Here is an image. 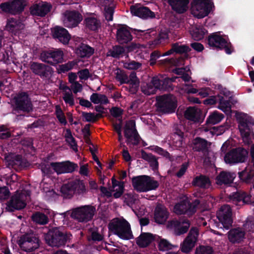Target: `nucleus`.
I'll return each mask as SVG.
<instances>
[{"label": "nucleus", "instance_id": "f8f14e48", "mask_svg": "<svg viewBox=\"0 0 254 254\" xmlns=\"http://www.w3.org/2000/svg\"><path fill=\"white\" fill-rule=\"evenodd\" d=\"M208 44L210 46L217 48H223L225 52L230 54L232 52L230 44L225 38L222 37L218 34H213L208 38Z\"/></svg>", "mask_w": 254, "mask_h": 254}, {"label": "nucleus", "instance_id": "3c124183", "mask_svg": "<svg viewBox=\"0 0 254 254\" xmlns=\"http://www.w3.org/2000/svg\"><path fill=\"white\" fill-rule=\"evenodd\" d=\"M33 220L37 223L40 224H45L48 222V218L44 214L37 212L32 216Z\"/></svg>", "mask_w": 254, "mask_h": 254}, {"label": "nucleus", "instance_id": "c756f323", "mask_svg": "<svg viewBox=\"0 0 254 254\" xmlns=\"http://www.w3.org/2000/svg\"><path fill=\"white\" fill-rule=\"evenodd\" d=\"M227 128L224 126H219L217 127H203L201 128L202 131H204L206 133L208 137H212L213 135H219L222 134L225 129Z\"/></svg>", "mask_w": 254, "mask_h": 254}, {"label": "nucleus", "instance_id": "c85d7f7f", "mask_svg": "<svg viewBox=\"0 0 254 254\" xmlns=\"http://www.w3.org/2000/svg\"><path fill=\"white\" fill-rule=\"evenodd\" d=\"M200 110L195 107H189L185 112V117L194 122H199L200 119Z\"/></svg>", "mask_w": 254, "mask_h": 254}, {"label": "nucleus", "instance_id": "774afa93", "mask_svg": "<svg viewBox=\"0 0 254 254\" xmlns=\"http://www.w3.org/2000/svg\"><path fill=\"white\" fill-rule=\"evenodd\" d=\"M213 251L210 247L199 246L197 248L194 254H212Z\"/></svg>", "mask_w": 254, "mask_h": 254}, {"label": "nucleus", "instance_id": "4c0bfd02", "mask_svg": "<svg viewBox=\"0 0 254 254\" xmlns=\"http://www.w3.org/2000/svg\"><path fill=\"white\" fill-rule=\"evenodd\" d=\"M193 184L201 188H208L210 185L209 179L205 176H200L195 178L193 181Z\"/></svg>", "mask_w": 254, "mask_h": 254}, {"label": "nucleus", "instance_id": "412c9836", "mask_svg": "<svg viewBox=\"0 0 254 254\" xmlns=\"http://www.w3.org/2000/svg\"><path fill=\"white\" fill-rule=\"evenodd\" d=\"M50 8L51 5L48 3L41 2L32 6L30 11L32 15L43 16L49 12Z\"/></svg>", "mask_w": 254, "mask_h": 254}, {"label": "nucleus", "instance_id": "338daca9", "mask_svg": "<svg viewBox=\"0 0 254 254\" xmlns=\"http://www.w3.org/2000/svg\"><path fill=\"white\" fill-rule=\"evenodd\" d=\"M63 99L65 103L72 106L74 104V99L71 90H68V92L63 93Z\"/></svg>", "mask_w": 254, "mask_h": 254}, {"label": "nucleus", "instance_id": "a211bd4d", "mask_svg": "<svg viewBox=\"0 0 254 254\" xmlns=\"http://www.w3.org/2000/svg\"><path fill=\"white\" fill-rule=\"evenodd\" d=\"M53 36L64 44H68L70 36L65 29L56 26L52 29Z\"/></svg>", "mask_w": 254, "mask_h": 254}, {"label": "nucleus", "instance_id": "f03ea898", "mask_svg": "<svg viewBox=\"0 0 254 254\" xmlns=\"http://www.w3.org/2000/svg\"><path fill=\"white\" fill-rule=\"evenodd\" d=\"M110 231L123 240H129L133 238L129 223L124 218L113 219L109 225Z\"/></svg>", "mask_w": 254, "mask_h": 254}, {"label": "nucleus", "instance_id": "864d4df0", "mask_svg": "<svg viewBox=\"0 0 254 254\" xmlns=\"http://www.w3.org/2000/svg\"><path fill=\"white\" fill-rule=\"evenodd\" d=\"M41 186H42L43 191L45 193L46 196L48 198L55 197L57 195L56 192L53 189L51 188L48 184H45L43 182L41 184Z\"/></svg>", "mask_w": 254, "mask_h": 254}, {"label": "nucleus", "instance_id": "f3484780", "mask_svg": "<svg viewBox=\"0 0 254 254\" xmlns=\"http://www.w3.org/2000/svg\"><path fill=\"white\" fill-rule=\"evenodd\" d=\"M177 77L172 78H164L162 76H156L152 78L151 83L153 87H155V90H169L171 88V83L175 81Z\"/></svg>", "mask_w": 254, "mask_h": 254}, {"label": "nucleus", "instance_id": "9b49d317", "mask_svg": "<svg viewBox=\"0 0 254 254\" xmlns=\"http://www.w3.org/2000/svg\"><path fill=\"white\" fill-rule=\"evenodd\" d=\"M42 61L52 64H55L64 61V53L60 50L43 52L41 54Z\"/></svg>", "mask_w": 254, "mask_h": 254}, {"label": "nucleus", "instance_id": "4d7b16f0", "mask_svg": "<svg viewBox=\"0 0 254 254\" xmlns=\"http://www.w3.org/2000/svg\"><path fill=\"white\" fill-rule=\"evenodd\" d=\"M0 9L4 13L13 14V9L12 8V5L11 4L10 1L1 3L0 4Z\"/></svg>", "mask_w": 254, "mask_h": 254}, {"label": "nucleus", "instance_id": "8fccbe9b", "mask_svg": "<svg viewBox=\"0 0 254 254\" xmlns=\"http://www.w3.org/2000/svg\"><path fill=\"white\" fill-rule=\"evenodd\" d=\"M175 247L174 245L171 244L166 239H160L158 241V248L160 251H168L173 249Z\"/></svg>", "mask_w": 254, "mask_h": 254}, {"label": "nucleus", "instance_id": "5701e85b", "mask_svg": "<svg viewBox=\"0 0 254 254\" xmlns=\"http://www.w3.org/2000/svg\"><path fill=\"white\" fill-rule=\"evenodd\" d=\"M190 225V222L187 220L182 221L173 220L170 222V227L174 229L177 235L186 233L188 231Z\"/></svg>", "mask_w": 254, "mask_h": 254}, {"label": "nucleus", "instance_id": "0e129e2a", "mask_svg": "<svg viewBox=\"0 0 254 254\" xmlns=\"http://www.w3.org/2000/svg\"><path fill=\"white\" fill-rule=\"evenodd\" d=\"M63 163L64 173L72 172L77 168V165L75 163L69 161Z\"/></svg>", "mask_w": 254, "mask_h": 254}, {"label": "nucleus", "instance_id": "1a4fd4ad", "mask_svg": "<svg viewBox=\"0 0 254 254\" xmlns=\"http://www.w3.org/2000/svg\"><path fill=\"white\" fill-rule=\"evenodd\" d=\"M46 243L51 247H60L65 244L66 237L57 228L50 230L45 235Z\"/></svg>", "mask_w": 254, "mask_h": 254}, {"label": "nucleus", "instance_id": "bb28decb", "mask_svg": "<svg viewBox=\"0 0 254 254\" xmlns=\"http://www.w3.org/2000/svg\"><path fill=\"white\" fill-rule=\"evenodd\" d=\"M236 175L234 173L222 172L216 178V184L219 185L231 183Z\"/></svg>", "mask_w": 254, "mask_h": 254}, {"label": "nucleus", "instance_id": "ea45409f", "mask_svg": "<svg viewBox=\"0 0 254 254\" xmlns=\"http://www.w3.org/2000/svg\"><path fill=\"white\" fill-rule=\"evenodd\" d=\"M113 187L114 191H116L114 193V196L115 198H118L121 196L124 190V184L123 182H118L114 179H112Z\"/></svg>", "mask_w": 254, "mask_h": 254}, {"label": "nucleus", "instance_id": "c03bdc74", "mask_svg": "<svg viewBox=\"0 0 254 254\" xmlns=\"http://www.w3.org/2000/svg\"><path fill=\"white\" fill-rule=\"evenodd\" d=\"M86 27L89 29L95 31L99 27V23L97 20L94 17H88L85 19Z\"/></svg>", "mask_w": 254, "mask_h": 254}, {"label": "nucleus", "instance_id": "7c9ffc66", "mask_svg": "<svg viewBox=\"0 0 254 254\" xmlns=\"http://www.w3.org/2000/svg\"><path fill=\"white\" fill-rule=\"evenodd\" d=\"M206 33L207 31L201 26H193L190 30V33L192 38L195 40L202 39Z\"/></svg>", "mask_w": 254, "mask_h": 254}, {"label": "nucleus", "instance_id": "423d86ee", "mask_svg": "<svg viewBox=\"0 0 254 254\" xmlns=\"http://www.w3.org/2000/svg\"><path fill=\"white\" fill-rule=\"evenodd\" d=\"M132 185L138 191H147L154 190L158 186V182L147 176H139L132 180Z\"/></svg>", "mask_w": 254, "mask_h": 254}, {"label": "nucleus", "instance_id": "f257e3e1", "mask_svg": "<svg viewBox=\"0 0 254 254\" xmlns=\"http://www.w3.org/2000/svg\"><path fill=\"white\" fill-rule=\"evenodd\" d=\"M235 116L239 120V128L244 143L250 144L254 138V134L251 130V127L254 125V120L242 113L236 112Z\"/></svg>", "mask_w": 254, "mask_h": 254}, {"label": "nucleus", "instance_id": "a18cd8bd", "mask_svg": "<svg viewBox=\"0 0 254 254\" xmlns=\"http://www.w3.org/2000/svg\"><path fill=\"white\" fill-rule=\"evenodd\" d=\"M193 148L196 151L202 150L205 149L208 145V142L204 139L200 138H196L193 142Z\"/></svg>", "mask_w": 254, "mask_h": 254}, {"label": "nucleus", "instance_id": "69168bd1", "mask_svg": "<svg viewBox=\"0 0 254 254\" xmlns=\"http://www.w3.org/2000/svg\"><path fill=\"white\" fill-rule=\"evenodd\" d=\"M2 179L5 180L7 185L11 186L12 184H15L17 181L18 177L16 174H11L6 175L5 176L3 175Z\"/></svg>", "mask_w": 254, "mask_h": 254}, {"label": "nucleus", "instance_id": "6ab92c4d", "mask_svg": "<svg viewBox=\"0 0 254 254\" xmlns=\"http://www.w3.org/2000/svg\"><path fill=\"white\" fill-rule=\"evenodd\" d=\"M130 11L133 15L142 18H147L155 16L154 13L148 8L145 7H141L138 5L131 6L130 7Z\"/></svg>", "mask_w": 254, "mask_h": 254}, {"label": "nucleus", "instance_id": "cd10ccee", "mask_svg": "<svg viewBox=\"0 0 254 254\" xmlns=\"http://www.w3.org/2000/svg\"><path fill=\"white\" fill-rule=\"evenodd\" d=\"M117 38L119 43L123 44L131 40V36L127 28L122 26L117 30Z\"/></svg>", "mask_w": 254, "mask_h": 254}, {"label": "nucleus", "instance_id": "5fc2aeb1", "mask_svg": "<svg viewBox=\"0 0 254 254\" xmlns=\"http://www.w3.org/2000/svg\"><path fill=\"white\" fill-rule=\"evenodd\" d=\"M124 52V49L121 46H116L112 50H109L107 53V56H111L114 58L118 57Z\"/></svg>", "mask_w": 254, "mask_h": 254}, {"label": "nucleus", "instance_id": "20e7f679", "mask_svg": "<svg viewBox=\"0 0 254 254\" xmlns=\"http://www.w3.org/2000/svg\"><path fill=\"white\" fill-rule=\"evenodd\" d=\"M95 210V207L94 206L85 205L75 208L71 211H68L63 215H70L72 218L80 222H87L92 219Z\"/></svg>", "mask_w": 254, "mask_h": 254}, {"label": "nucleus", "instance_id": "6e6d98bb", "mask_svg": "<svg viewBox=\"0 0 254 254\" xmlns=\"http://www.w3.org/2000/svg\"><path fill=\"white\" fill-rule=\"evenodd\" d=\"M76 64V63L74 61L69 62L59 66L58 70L59 72H64L73 68Z\"/></svg>", "mask_w": 254, "mask_h": 254}, {"label": "nucleus", "instance_id": "052dcab7", "mask_svg": "<svg viewBox=\"0 0 254 254\" xmlns=\"http://www.w3.org/2000/svg\"><path fill=\"white\" fill-rule=\"evenodd\" d=\"M141 66V64L132 61L130 62H127L124 64V67L129 70H136Z\"/></svg>", "mask_w": 254, "mask_h": 254}, {"label": "nucleus", "instance_id": "13d9d810", "mask_svg": "<svg viewBox=\"0 0 254 254\" xmlns=\"http://www.w3.org/2000/svg\"><path fill=\"white\" fill-rule=\"evenodd\" d=\"M218 108L228 115L230 114L231 113L230 103L227 101H225L223 100H221Z\"/></svg>", "mask_w": 254, "mask_h": 254}, {"label": "nucleus", "instance_id": "4be33fe9", "mask_svg": "<svg viewBox=\"0 0 254 254\" xmlns=\"http://www.w3.org/2000/svg\"><path fill=\"white\" fill-rule=\"evenodd\" d=\"M168 216L169 213L165 206L162 205L157 206L154 213V219L157 223H164L167 220Z\"/></svg>", "mask_w": 254, "mask_h": 254}, {"label": "nucleus", "instance_id": "6e6552de", "mask_svg": "<svg viewBox=\"0 0 254 254\" xmlns=\"http://www.w3.org/2000/svg\"><path fill=\"white\" fill-rule=\"evenodd\" d=\"M198 200H195L193 204H190L189 198L186 196L180 198V201L174 206V212L177 214L187 213L188 215H192L196 210V206L199 204Z\"/></svg>", "mask_w": 254, "mask_h": 254}, {"label": "nucleus", "instance_id": "72a5a7b5", "mask_svg": "<svg viewBox=\"0 0 254 254\" xmlns=\"http://www.w3.org/2000/svg\"><path fill=\"white\" fill-rule=\"evenodd\" d=\"M125 134L127 139V141H130L129 140L132 137H135L136 130L135 129V123L133 121H129L127 123L125 130Z\"/></svg>", "mask_w": 254, "mask_h": 254}, {"label": "nucleus", "instance_id": "79ce46f5", "mask_svg": "<svg viewBox=\"0 0 254 254\" xmlns=\"http://www.w3.org/2000/svg\"><path fill=\"white\" fill-rule=\"evenodd\" d=\"M127 83L131 86V91L132 93L136 92L138 88L139 82L135 73L132 72L130 74L129 79L128 80Z\"/></svg>", "mask_w": 254, "mask_h": 254}, {"label": "nucleus", "instance_id": "de8ad7c7", "mask_svg": "<svg viewBox=\"0 0 254 254\" xmlns=\"http://www.w3.org/2000/svg\"><path fill=\"white\" fill-rule=\"evenodd\" d=\"M236 157L241 160H238V163L244 162L248 157V151L243 148H238L235 149Z\"/></svg>", "mask_w": 254, "mask_h": 254}, {"label": "nucleus", "instance_id": "a19ab883", "mask_svg": "<svg viewBox=\"0 0 254 254\" xmlns=\"http://www.w3.org/2000/svg\"><path fill=\"white\" fill-rule=\"evenodd\" d=\"M72 187L74 190V194L75 193L78 194L83 193L86 191V189L84 183L79 180H75L72 181Z\"/></svg>", "mask_w": 254, "mask_h": 254}, {"label": "nucleus", "instance_id": "09e8293b", "mask_svg": "<svg viewBox=\"0 0 254 254\" xmlns=\"http://www.w3.org/2000/svg\"><path fill=\"white\" fill-rule=\"evenodd\" d=\"M224 160L226 163L232 164L237 163L238 160H241L239 158L238 159L237 157H236L235 150L233 149L225 155Z\"/></svg>", "mask_w": 254, "mask_h": 254}, {"label": "nucleus", "instance_id": "4468645a", "mask_svg": "<svg viewBox=\"0 0 254 254\" xmlns=\"http://www.w3.org/2000/svg\"><path fill=\"white\" fill-rule=\"evenodd\" d=\"M217 218L223 227L228 229L232 223L231 209L229 205L222 206L217 212Z\"/></svg>", "mask_w": 254, "mask_h": 254}, {"label": "nucleus", "instance_id": "393cba45", "mask_svg": "<svg viewBox=\"0 0 254 254\" xmlns=\"http://www.w3.org/2000/svg\"><path fill=\"white\" fill-rule=\"evenodd\" d=\"M51 168L54 170L58 174L64 173V163H52L49 165H46L44 167L42 168V171L45 175H49L52 173V171Z\"/></svg>", "mask_w": 254, "mask_h": 254}, {"label": "nucleus", "instance_id": "ddd939ff", "mask_svg": "<svg viewBox=\"0 0 254 254\" xmlns=\"http://www.w3.org/2000/svg\"><path fill=\"white\" fill-rule=\"evenodd\" d=\"M20 248L25 252H32L38 248L39 240L32 234H28L22 237L19 240Z\"/></svg>", "mask_w": 254, "mask_h": 254}, {"label": "nucleus", "instance_id": "f704fd0d", "mask_svg": "<svg viewBox=\"0 0 254 254\" xmlns=\"http://www.w3.org/2000/svg\"><path fill=\"white\" fill-rule=\"evenodd\" d=\"M31 69L34 73L40 76L44 75L49 71V67L45 64L34 63L31 65Z\"/></svg>", "mask_w": 254, "mask_h": 254}, {"label": "nucleus", "instance_id": "a878e982", "mask_svg": "<svg viewBox=\"0 0 254 254\" xmlns=\"http://www.w3.org/2000/svg\"><path fill=\"white\" fill-rule=\"evenodd\" d=\"M154 240L153 236L148 233H141L136 239L137 245L140 248L147 247Z\"/></svg>", "mask_w": 254, "mask_h": 254}, {"label": "nucleus", "instance_id": "2f4dec72", "mask_svg": "<svg viewBox=\"0 0 254 254\" xmlns=\"http://www.w3.org/2000/svg\"><path fill=\"white\" fill-rule=\"evenodd\" d=\"M94 53V49L89 46L82 44L76 50L77 56L82 58H88Z\"/></svg>", "mask_w": 254, "mask_h": 254}, {"label": "nucleus", "instance_id": "680f3d73", "mask_svg": "<svg viewBox=\"0 0 254 254\" xmlns=\"http://www.w3.org/2000/svg\"><path fill=\"white\" fill-rule=\"evenodd\" d=\"M56 114L58 120L61 124L63 125H65L67 122L65 119V116L63 112L62 111L61 107L59 106H57L56 107Z\"/></svg>", "mask_w": 254, "mask_h": 254}, {"label": "nucleus", "instance_id": "b1692460", "mask_svg": "<svg viewBox=\"0 0 254 254\" xmlns=\"http://www.w3.org/2000/svg\"><path fill=\"white\" fill-rule=\"evenodd\" d=\"M24 26L19 21L10 18L7 19L5 29L10 33L16 34L18 31L23 29Z\"/></svg>", "mask_w": 254, "mask_h": 254}, {"label": "nucleus", "instance_id": "bf43d9fd", "mask_svg": "<svg viewBox=\"0 0 254 254\" xmlns=\"http://www.w3.org/2000/svg\"><path fill=\"white\" fill-rule=\"evenodd\" d=\"M244 228L246 233L254 232V220L252 218H249L245 224L244 225Z\"/></svg>", "mask_w": 254, "mask_h": 254}, {"label": "nucleus", "instance_id": "58836bf2", "mask_svg": "<svg viewBox=\"0 0 254 254\" xmlns=\"http://www.w3.org/2000/svg\"><path fill=\"white\" fill-rule=\"evenodd\" d=\"M71 182L64 184L61 188V192L64 197L69 198L74 194V190L72 189Z\"/></svg>", "mask_w": 254, "mask_h": 254}, {"label": "nucleus", "instance_id": "aec40b11", "mask_svg": "<svg viewBox=\"0 0 254 254\" xmlns=\"http://www.w3.org/2000/svg\"><path fill=\"white\" fill-rule=\"evenodd\" d=\"M231 199L236 205L240 206L244 204H254L250 196L244 192H237L231 195Z\"/></svg>", "mask_w": 254, "mask_h": 254}, {"label": "nucleus", "instance_id": "473e14b6", "mask_svg": "<svg viewBox=\"0 0 254 254\" xmlns=\"http://www.w3.org/2000/svg\"><path fill=\"white\" fill-rule=\"evenodd\" d=\"M245 233L241 229L231 230L229 232L228 238L229 240L233 242H239L244 238Z\"/></svg>", "mask_w": 254, "mask_h": 254}, {"label": "nucleus", "instance_id": "0eeeda50", "mask_svg": "<svg viewBox=\"0 0 254 254\" xmlns=\"http://www.w3.org/2000/svg\"><path fill=\"white\" fill-rule=\"evenodd\" d=\"M158 109L165 113L174 112L177 108V99L172 95H165L157 98Z\"/></svg>", "mask_w": 254, "mask_h": 254}, {"label": "nucleus", "instance_id": "e433bc0d", "mask_svg": "<svg viewBox=\"0 0 254 254\" xmlns=\"http://www.w3.org/2000/svg\"><path fill=\"white\" fill-rule=\"evenodd\" d=\"M90 99L94 104H105L108 103V100L105 95L98 93L92 94Z\"/></svg>", "mask_w": 254, "mask_h": 254}, {"label": "nucleus", "instance_id": "c9c22d12", "mask_svg": "<svg viewBox=\"0 0 254 254\" xmlns=\"http://www.w3.org/2000/svg\"><path fill=\"white\" fill-rule=\"evenodd\" d=\"M223 115L217 111L211 113L206 120V127H209V125L216 124L223 119Z\"/></svg>", "mask_w": 254, "mask_h": 254}, {"label": "nucleus", "instance_id": "39448f33", "mask_svg": "<svg viewBox=\"0 0 254 254\" xmlns=\"http://www.w3.org/2000/svg\"><path fill=\"white\" fill-rule=\"evenodd\" d=\"M30 196V192L27 190H18L12 196L10 200L6 204V209L13 211L15 209H20L26 205L27 201Z\"/></svg>", "mask_w": 254, "mask_h": 254}, {"label": "nucleus", "instance_id": "49530a36", "mask_svg": "<svg viewBox=\"0 0 254 254\" xmlns=\"http://www.w3.org/2000/svg\"><path fill=\"white\" fill-rule=\"evenodd\" d=\"M10 1L13 9V14L23 10L25 6L24 0H12Z\"/></svg>", "mask_w": 254, "mask_h": 254}, {"label": "nucleus", "instance_id": "9d476101", "mask_svg": "<svg viewBox=\"0 0 254 254\" xmlns=\"http://www.w3.org/2000/svg\"><path fill=\"white\" fill-rule=\"evenodd\" d=\"M198 234L197 228H191L188 236L181 245V250L182 252L188 253L192 250L197 241Z\"/></svg>", "mask_w": 254, "mask_h": 254}, {"label": "nucleus", "instance_id": "37998d69", "mask_svg": "<svg viewBox=\"0 0 254 254\" xmlns=\"http://www.w3.org/2000/svg\"><path fill=\"white\" fill-rule=\"evenodd\" d=\"M239 177L244 181L251 179L254 175V170L251 167H247L245 170L239 173Z\"/></svg>", "mask_w": 254, "mask_h": 254}, {"label": "nucleus", "instance_id": "7ed1b4c3", "mask_svg": "<svg viewBox=\"0 0 254 254\" xmlns=\"http://www.w3.org/2000/svg\"><path fill=\"white\" fill-rule=\"evenodd\" d=\"M213 7V3L211 0H192L191 2V12L198 18L207 16Z\"/></svg>", "mask_w": 254, "mask_h": 254}, {"label": "nucleus", "instance_id": "e2e57ef3", "mask_svg": "<svg viewBox=\"0 0 254 254\" xmlns=\"http://www.w3.org/2000/svg\"><path fill=\"white\" fill-rule=\"evenodd\" d=\"M142 91L146 95L154 94L156 92L155 87H153L152 83L143 85L141 87Z\"/></svg>", "mask_w": 254, "mask_h": 254}, {"label": "nucleus", "instance_id": "2eb2a0df", "mask_svg": "<svg viewBox=\"0 0 254 254\" xmlns=\"http://www.w3.org/2000/svg\"><path fill=\"white\" fill-rule=\"evenodd\" d=\"M82 20L81 15L75 11H66L63 17L64 24L68 28L76 26Z\"/></svg>", "mask_w": 254, "mask_h": 254}, {"label": "nucleus", "instance_id": "dca6fc26", "mask_svg": "<svg viewBox=\"0 0 254 254\" xmlns=\"http://www.w3.org/2000/svg\"><path fill=\"white\" fill-rule=\"evenodd\" d=\"M13 102L18 110L24 112H29L32 110L31 102L25 93H21L15 96L13 99Z\"/></svg>", "mask_w": 254, "mask_h": 254}, {"label": "nucleus", "instance_id": "603ef678", "mask_svg": "<svg viewBox=\"0 0 254 254\" xmlns=\"http://www.w3.org/2000/svg\"><path fill=\"white\" fill-rule=\"evenodd\" d=\"M174 72L178 74L182 75V78L185 81H189L190 77V70L189 67H186L185 68H177L174 70Z\"/></svg>", "mask_w": 254, "mask_h": 254}]
</instances>
